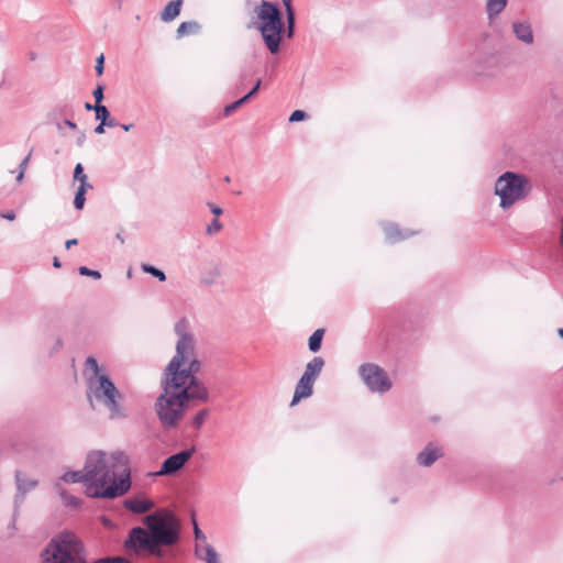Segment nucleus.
<instances>
[{
	"label": "nucleus",
	"instance_id": "nucleus-57",
	"mask_svg": "<svg viewBox=\"0 0 563 563\" xmlns=\"http://www.w3.org/2000/svg\"><path fill=\"white\" fill-rule=\"evenodd\" d=\"M562 481H563V475H562Z\"/></svg>",
	"mask_w": 563,
	"mask_h": 563
},
{
	"label": "nucleus",
	"instance_id": "nucleus-36",
	"mask_svg": "<svg viewBox=\"0 0 563 563\" xmlns=\"http://www.w3.org/2000/svg\"><path fill=\"white\" fill-rule=\"evenodd\" d=\"M261 85H262V80L258 78L255 81L253 88L246 93L249 99H251L252 97H254L258 92V90L261 88Z\"/></svg>",
	"mask_w": 563,
	"mask_h": 563
},
{
	"label": "nucleus",
	"instance_id": "nucleus-31",
	"mask_svg": "<svg viewBox=\"0 0 563 563\" xmlns=\"http://www.w3.org/2000/svg\"><path fill=\"white\" fill-rule=\"evenodd\" d=\"M104 86L102 84L97 85V87L92 91V96L96 100L95 104H102V100L104 99Z\"/></svg>",
	"mask_w": 563,
	"mask_h": 563
},
{
	"label": "nucleus",
	"instance_id": "nucleus-30",
	"mask_svg": "<svg viewBox=\"0 0 563 563\" xmlns=\"http://www.w3.org/2000/svg\"><path fill=\"white\" fill-rule=\"evenodd\" d=\"M31 155H32V152H30L23 159L22 162L20 163L19 165V174L16 176V181H21L24 177V173L26 170V167H27V164L30 162V158H31Z\"/></svg>",
	"mask_w": 563,
	"mask_h": 563
},
{
	"label": "nucleus",
	"instance_id": "nucleus-1",
	"mask_svg": "<svg viewBox=\"0 0 563 563\" xmlns=\"http://www.w3.org/2000/svg\"><path fill=\"white\" fill-rule=\"evenodd\" d=\"M174 331L178 336L176 352L164 368L161 377L162 393L154 406L164 430H174L178 427L190 400H209L208 388L197 377L201 362L196 356V340L188 332L186 320H179Z\"/></svg>",
	"mask_w": 563,
	"mask_h": 563
},
{
	"label": "nucleus",
	"instance_id": "nucleus-41",
	"mask_svg": "<svg viewBox=\"0 0 563 563\" xmlns=\"http://www.w3.org/2000/svg\"><path fill=\"white\" fill-rule=\"evenodd\" d=\"M85 141H86V134H85V132H80L76 140L77 146L81 147L84 145Z\"/></svg>",
	"mask_w": 563,
	"mask_h": 563
},
{
	"label": "nucleus",
	"instance_id": "nucleus-18",
	"mask_svg": "<svg viewBox=\"0 0 563 563\" xmlns=\"http://www.w3.org/2000/svg\"><path fill=\"white\" fill-rule=\"evenodd\" d=\"M183 0L170 1L162 11L161 19L165 22L173 21L180 13Z\"/></svg>",
	"mask_w": 563,
	"mask_h": 563
},
{
	"label": "nucleus",
	"instance_id": "nucleus-48",
	"mask_svg": "<svg viewBox=\"0 0 563 563\" xmlns=\"http://www.w3.org/2000/svg\"><path fill=\"white\" fill-rule=\"evenodd\" d=\"M53 266H54L55 268H60V267H62V263H60V261L58 260V257H54V260H53Z\"/></svg>",
	"mask_w": 563,
	"mask_h": 563
},
{
	"label": "nucleus",
	"instance_id": "nucleus-37",
	"mask_svg": "<svg viewBox=\"0 0 563 563\" xmlns=\"http://www.w3.org/2000/svg\"><path fill=\"white\" fill-rule=\"evenodd\" d=\"M0 217L13 221L15 219V212L13 210L0 211Z\"/></svg>",
	"mask_w": 563,
	"mask_h": 563
},
{
	"label": "nucleus",
	"instance_id": "nucleus-44",
	"mask_svg": "<svg viewBox=\"0 0 563 563\" xmlns=\"http://www.w3.org/2000/svg\"><path fill=\"white\" fill-rule=\"evenodd\" d=\"M64 124L66 126L70 128V129H76L77 128V124L74 121L69 120V119H65L64 120Z\"/></svg>",
	"mask_w": 563,
	"mask_h": 563
},
{
	"label": "nucleus",
	"instance_id": "nucleus-52",
	"mask_svg": "<svg viewBox=\"0 0 563 563\" xmlns=\"http://www.w3.org/2000/svg\"><path fill=\"white\" fill-rule=\"evenodd\" d=\"M558 334L563 339V328L558 329Z\"/></svg>",
	"mask_w": 563,
	"mask_h": 563
},
{
	"label": "nucleus",
	"instance_id": "nucleus-33",
	"mask_svg": "<svg viewBox=\"0 0 563 563\" xmlns=\"http://www.w3.org/2000/svg\"><path fill=\"white\" fill-rule=\"evenodd\" d=\"M308 118V114L303 110H295L290 117L289 122H300Z\"/></svg>",
	"mask_w": 563,
	"mask_h": 563
},
{
	"label": "nucleus",
	"instance_id": "nucleus-8",
	"mask_svg": "<svg viewBox=\"0 0 563 563\" xmlns=\"http://www.w3.org/2000/svg\"><path fill=\"white\" fill-rule=\"evenodd\" d=\"M324 366V360L321 356H314L307 363L305 372L296 384L290 406L296 405L303 398H308L313 393V384Z\"/></svg>",
	"mask_w": 563,
	"mask_h": 563
},
{
	"label": "nucleus",
	"instance_id": "nucleus-53",
	"mask_svg": "<svg viewBox=\"0 0 563 563\" xmlns=\"http://www.w3.org/2000/svg\"><path fill=\"white\" fill-rule=\"evenodd\" d=\"M124 0H118V8L121 9L122 8V3H123Z\"/></svg>",
	"mask_w": 563,
	"mask_h": 563
},
{
	"label": "nucleus",
	"instance_id": "nucleus-5",
	"mask_svg": "<svg viewBox=\"0 0 563 563\" xmlns=\"http://www.w3.org/2000/svg\"><path fill=\"white\" fill-rule=\"evenodd\" d=\"M87 399L92 408L93 401L103 405L112 419L126 417L121 405L123 395L108 374L87 378Z\"/></svg>",
	"mask_w": 563,
	"mask_h": 563
},
{
	"label": "nucleus",
	"instance_id": "nucleus-3",
	"mask_svg": "<svg viewBox=\"0 0 563 563\" xmlns=\"http://www.w3.org/2000/svg\"><path fill=\"white\" fill-rule=\"evenodd\" d=\"M145 528L134 527L124 541V547L136 553L144 552L150 556L163 558L164 547L178 543L181 525L177 516L167 509L157 510L144 518Z\"/></svg>",
	"mask_w": 563,
	"mask_h": 563
},
{
	"label": "nucleus",
	"instance_id": "nucleus-12",
	"mask_svg": "<svg viewBox=\"0 0 563 563\" xmlns=\"http://www.w3.org/2000/svg\"><path fill=\"white\" fill-rule=\"evenodd\" d=\"M15 482L18 493L15 495V504L22 503L24 500L25 495L35 488L38 484L36 479L27 478L26 475L20 471L15 473Z\"/></svg>",
	"mask_w": 563,
	"mask_h": 563
},
{
	"label": "nucleus",
	"instance_id": "nucleus-54",
	"mask_svg": "<svg viewBox=\"0 0 563 563\" xmlns=\"http://www.w3.org/2000/svg\"><path fill=\"white\" fill-rule=\"evenodd\" d=\"M224 181H225V183H230V181H231L230 176H225V177H224Z\"/></svg>",
	"mask_w": 563,
	"mask_h": 563
},
{
	"label": "nucleus",
	"instance_id": "nucleus-49",
	"mask_svg": "<svg viewBox=\"0 0 563 563\" xmlns=\"http://www.w3.org/2000/svg\"><path fill=\"white\" fill-rule=\"evenodd\" d=\"M560 244L563 246V218L561 219Z\"/></svg>",
	"mask_w": 563,
	"mask_h": 563
},
{
	"label": "nucleus",
	"instance_id": "nucleus-11",
	"mask_svg": "<svg viewBox=\"0 0 563 563\" xmlns=\"http://www.w3.org/2000/svg\"><path fill=\"white\" fill-rule=\"evenodd\" d=\"M74 179L79 181V186L75 192L74 207L76 210H81L86 202L85 195L88 189H92V185L88 183V177L80 163L76 164L74 168Z\"/></svg>",
	"mask_w": 563,
	"mask_h": 563
},
{
	"label": "nucleus",
	"instance_id": "nucleus-39",
	"mask_svg": "<svg viewBox=\"0 0 563 563\" xmlns=\"http://www.w3.org/2000/svg\"><path fill=\"white\" fill-rule=\"evenodd\" d=\"M103 124H106L107 128H114V126L120 125L119 122L115 119L111 118V115H109V119L106 120L103 122Z\"/></svg>",
	"mask_w": 563,
	"mask_h": 563
},
{
	"label": "nucleus",
	"instance_id": "nucleus-40",
	"mask_svg": "<svg viewBox=\"0 0 563 563\" xmlns=\"http://www.w3.org/2000/svg\"><path fill=\"white\" fill-rule=\"evenodd\" d=\"M283 3L285 7L286 15H288V12L295 13L294 8L291 5V0H283Z\"/></svg>",
	"mask_w": 563,
	"mask_h": 563
},
{
	"label": "nucleus",
	"instance_id": "nucleus-24",
	"mask_svg": "<svg viewBox=\"0 0 563 563\" xmlns=\"http://www.w3.org/2000/svg\"><path fill=\"white\" fill-rule=\"evenodd\" d=\"M250 99L247 98L246 95H244L243 97H241L240 99H238L236 101L230 103V104H227L223 109V113L225 117H229L231 115L235 110H238L240 107H242L243 104H245Z\"/></svg>",
	"mask_w": 563,
	"mask_h": 563
},
{
	"label": "nucleus",
	"instance_id": "nucleus-35",
	"mask_svg": "<svg viewBox=\"0 0 563 563\" xmlns=\"http://www.w3.org/2000/svg\"><path fill=\"white\" fill-rule=\"evenodd\" d=\"M222 229L221 222L214 218L210 224L207 227V234H213Z\"/></svg>",
	"mask_w": 563,
	"mask_h": 563
},
{
	"label": "nucleus",
	"instance_id": "nucleus-16",
	"mask_svg": "<svg viewBox=\"0 0 563 563\" xmlns=\"http://www.w3.org/2000/svg\"><path fill=\"white\" fill-rule=\"evenodd\" d=\"M512 32L518 41L528 45L533 43V32L529 22H514Z\"/></svg>",
	"mask_w": 563,
	"mask_h": 563
},
{
	"label": "nucleus",
	"instance_id": "nucleus-38",
	"mask_svg": "<svg viewBox=\"0 0 563 563\" xmlns=\"http://www.w3.org/2000/svg\"><path fill=\"white\" fill-rule=\"evenodd\" d=\"M208 206H209V208H210V211H211L216 217H219V216H221V214H222L223 210H222L220 207H218V206H216V205H213V203H211V202H209V203H208Z\"/></svg>",
	"mask_w": 563,
	"mask_h": 563
},
{
	"label": "nucleus",
	"instance_id": "nucleus-29",
	"mask_svg": "<svg viewBox=\"0 0 563 563\" xmlns=\"http://www.w3.org/2000/svg\"><path fill=\"white\" fill-rule=\"evenodd\" d=\"M192 525H194V536H195L196 543H206L207 537L199 528L195 518H192Z\"/></svg>",
	"mask_w": 563,
	"mask_h": 563
},
{
	"label": "nucleus",
	"instance_id": "nucleus-7",
	"mask_svg": "<svg viewBox=\"0 0 563 563\" xmlns=\"http://www.w3.org/2000/svg\"><path fill=\"white\" fill-rule=\"evenodd\" d=\"M529 179L519 173L505 172L496 183L494 192L500 198V208L508 209L515 202L526 199L531 191Z\"/></svg>",
	"mask_w": 563,
	"mask_h": 563
},
{
	"label": "nucleus",
	"instance_id": "nucleus-47",
	"mask_svg": "<svg viewBox=\"0 0 563 563\" xmlns=\"http://www.w3.org/2000/svg\"><path fill=\"white\" fill-rule=\"evenodd\" d=\"M120 126L124 130V131H130L132 128H133V123H129V124H125V123H122L120 124Z\"/></svg>",
	"mask_w": 563,
	"mask_h": 563
},
{
	"label": "nucleus",
	"instance_id": "nucleus-27",
	"mask_svg": "<svg viewBox=\"0 0 563 563\" xmlns=\"http://www.w3.org/2000/svg\"><path fill=\"white\" fill-rule=\"evenodd\" d=\"M86 367L88 369L92 371V375L91 376H98V375L106 374L104 372H101V368H100L97 360L93 356H88L87 357V360H86Z\"/></svg>",
	"mask_w": 563,
	"mask_h": 563
},
{
	"label": "nucleus",
	"instance_id": "nucleus-6",
	"mask_svg": "<svg viewBox=\"0 0 563 563\" xmlns=\"http://www.w3.org/2000/svg\"><path fill=\"white\" fill-rule=\"evenodd\" d=\"M256 13L257 19L262 21L256 27L267 49L272 54H277L280 49L282 34L285 31V22L278 4L263 0Z\"/></svg>",
	"mask_w": 563,
	"mask_h": 563
},
{
	"label": "nucleus",
	"instance_id": "nucleus-15",
	"mask_svg": "<svg viewBox=\"0 0 563 563\" xmlns=\"http://www.w3.org/2000/svg\"><path fill=\"white\" fill-rule=\"evenodd\" d=\"M441 456H442L441 449L435 448L431 443H429L417 455V462H418L419 465L428 467V466H431Z\"/></svg>",
	"mask_w": 563,
	"mask_h": 563
},
{
	"label": "nucleus",
	"instance_id": "nucleus-22",
	"mask_svg": "<svg viewBox=\"0 0 563 563\" xmlns=\"http://www.w3.org/2000/svg\"><path fill=\"white\" fill-rule=\"evenodd\" d=\"M324 335V329H317L308 340V347L312 353L318 352L321 349L322 339Z\"/></svg>",
	"mask_w": 563,
	"mask_h": 563
},
{
	"label": "nucleus",
	"instance_id": "nucleus-26",
	"mask_svg": "<svg viewBox=\"0 0 563 563\" xmlns=\"http://www.w3.org/2000/svg\"><path fill=\"white\" fill-rule=\"evenodd\" d=\"M93 111L96 113V120L104 122L109 119L110 111L104 104H93Z\"/></svg>",
	"mask_w": 563,
	"mask_h": 563
},
{
	"label": "nucleus",
	"instance_id": "nucleus-50",
	"mask_svg": "<svg viewBox=\"0 0 563 563\" xmlns=\"http://www.w3.org/2000/svg\"><path fill=\"white\" fill-rule=\"evenodd\" d=\"M85 109H86L87 111H93V104H91V103H89V102H86V103H85Z\"/></svg>",
	"mask_w": 563,
	"mask_h": 563
},
{
	"label": "nucleus",
	"instance_id": "nucleus-19",
	"mask_svg": "<svg viewBox=\"0 0 563 563\" xmlns=\"http://www.w3.org/2000/svg\"><path fill=\"white\" fill-rule=\"evenodd\" d=\"M62 479L65 483H82L85 485V488L87 489V474L85 466L84 470L81 471L65 472L62 476Z\"/></svg>",
	"mask_w": 563,
	"mask_h": 563
},
{
	"label": "nucleus",
	"instance_id": "nucleus-20",
	"mask_svg": "<svg viewBox=\"0 0 563 563\" xmlns=\"http://www.w3.org/2000/svg\"><path fill=\"white\" fill-rule=\"evenodd\" d=\"M508 0H487L486 12L489 20L495 19L506 8Z\"/></svg>",
	"mask_w": 563,
	"mask_h": 563
},
{
	"label": "nucleus",
	"instance_id": "nucleus-32",
	"mask_svg": "<svg viewBox=\"0 0 563 563\" xmlns=\"http://www.w3.org/2000/svg\"><path fill=\"white\" fill-rule=\"evenodd\" d=\"M286 20H287V31H286L287 36L291 37L295 32V23H296L295 13L288 12V15H286Z\"/></svg>",
	"mask_w": 563,
	"mask_h": 563
},
{
	"label": "nucleus",
	"instance_id": "nucleus-43",
	"mask_svg": "<svg viewBox=\"0 0 563 563\" xmlns=\"http://www.w3.org/2000/svg\"><path fill=\"white\" fill-rule=\"evenodd\" d=\"M104 128H106V124H103V122H100V123L95 128V133H97V134H103V133H104Z\"/></svg>",
	"mask_w": 563,
	"mask_h": 563
},
{
	"label": "nucleus",
	"instance_id": "nucleus-28",
	"mask_svg": "<svg viewBox=\"0 0 563 563\" xmlns=\"http://www.w3.org/2000/svg\"><path fill=\"white\" fill-rule=\"evenodd\" d=\"M78 273L81 276H88V277H91L93 279H100L101 278V273L99 271H95V269L88 268L87 266H80L78 268Z\"/></svg>",
	"mask_w": 563,
	"mask_h": 563
},
{
	"label": "nucleus",
	"instance_id": "nucleus-10",
	"mask_svg": "<svg viewBox=\"0 0 563 563\" xmlns=\"http://www.w3.org/2000/svg\"><path fill=\"white\" fill-rule=\"evenodd\" d=\"M196 453V446L179 451L165 459L161 468L154 473L155 476H169L179 472Z\"/></svg>",
	"mask_w": 563,
	"mask_h": 563
},
{
	"label": "nucleus",
	"instance_id": "nucleus-4",
	"mask_svg": "<svg viewBox=\"0 0 563 563\" xmlns=\"http://www.w3.org/2000/svg\"><path fill=\"white\" fill-rule=\"evenodd\" d=\"M43 563H87L82 541L71 531L57 533L44 550Z\"/></svg>",
	"mask_w": 563,
	"mask_h": 563
},
{
	"label": "nucleus",
	"instance_id": "nucleus-34",
	"mask_svg": "<svg viewBox=\"0 0 563 563\" xmlns=\"http://www.w3.org/2000/svg\"><path fill=\"white\" fill-rule=\"evenodd\" d=\"M95 70H96L97 76L103 75V71H104V55L103 54H101L100 56L97 57Z\"/></svg>",
	"mask_w": 563,
	"mask_h": 563
},
{
	"label": "nucleus",
	"instance_id": "nucleus-42",
	"mask_svg": "<svg viewBox=\"0 0 563 563\" xmlns=\"http://www.w3.org/2000/svg\"><path fill=\"white\" fill-rule=\"evenodd\" d=\"M78 244V240L77 239H69L65 242V247L67 250H69L71 246H75Z\"/></svg>",
	"mask_w": 563,
	"mask_h": 563
},
{
	"label": "nucleus",
	"instance_id": "nucleus-21",
	"mask_svg": "<svg viewBox=\"0 0 563 563\" xmlns=\"http://www.w3.org/2000/svg\"><path fill=\"white\" fill-rule=\"evenodd\" d=\"M199 30H200V25L198 22L186 21V22L180 23V25L178 26V29L176 31V36L178 38H180V37H184L187 35L197 34L199 32Z\"/></svg>",
	"mask_w": 563,
	"mask_h": 563
},
{
	"label": "nucleus",
	"instance_id": "nucleus-46",
	"mask_svg": "<svg viewBox=\"0 0 563 563\" xmlns=\"http://www.w3.org/2000/svg\"><path fill=\"white\" fill-rule=\"evenodd\" d=\"M63 346V341L60 339H57L54 345V351L57 352Z\"/></svg>",
	"mask_w": 563,
	"mask_h": 563
},
{
	"label": "nucleus",
	"instance_id": "nucleus-56",
	"mask_svg": "<svg viewBox=\"0 0 563 563\" xmlns=\"http://www.w3.org/2000/svg\"><path fill=\"white\" fill-rule=\"evenodd\" d=\"M214 275H216V276H219V275H220V272H219V269H218V268L216 269V274H214Z\"/></svg>",
	"mask_w": 563,
	"mask_h": 563
},
{
	"label": "nucleus",
	"instance_id": "nucleus-14",
	"mask_svg": "<svg viewBox=\"0 0 563 563\" xmlns=\"http://www.w3.org/2000/svg\"><path fill=\"white\" fill-rule=\"evenodd\" d=\"M384 232L386 235V240L389 243H396L402 240H406L412 235H415L417 232L410 231V230H401L399 227L395 223H387L384 225Z\"/></svg>",
	"mask_w": 563,
	"mask_h": 563
},
{
	"label": "nucleus",
	"instance_id": "nucleus-9",
	"mask_svg": "<svg viewBox=\"0 0 563 563\" xmlns=\"http://www.w3.org/2000/svg\"><path fill=\"white\" fill-rule=\"evenodd\" d=\"M358 373L364 384L373 393L384 394L393 386L387 373L376 364H362Z\"/></svg>",
	"mask_w": 563,
	"mask_h": 563
},
{
	"label": "nucleus",
	"instance_id": "nucleus-23",
	"mask_svg": "<svg viewBox=\"0 0 563 563\" xmlns=\"http://www.w3.org/2000/svg\"><path fill=\"white\" fill-rule=\"evenodd\" d=\"M141 268L144 273L152 275L153 277L157 278L159 282L166 280V274L162 269H159L151 264H142Z\"/></svg>",
	"mask_w": 563,
	"mask_h": 563
},
{
	"label": "nucleus",
	"instance_id": "nucleus-45",
	"mask_svg": "<svg viewBox=\"0 0 563 563\" xmlns=\"http://www.w3.org/2000/svg\"><path fill=\"white\" fill-rule=\"evenodd\" d=\"M246 74L245 73H242L241 76H240V85L236 86V89H241L242 87H244V80L246 79Z\"/></svg>",
	"mask_w": 563,
	"mask_h": 563
},
{
	"label": "nucleus",
	"instance_id": "nucleus-55",
	"mask_svg": "<svg viewBox=\"0 0 563 563\" xmlns=\"http://www.w3.org/2000/svg\"><path fill=\"white\" fill-rule=\"evenodd\" d=\"M117 239H118V240H120V241H121V243H123V242H124L123 238H122L120 234H118V235H117Z\"/></svg>",
	"mask_w": 563,
	"mask_h": 563
},
{
	"label": "nucleus",
	"instance_id": "nucleus-13",
	"mask_svg": "<svg viewBox=\"0 0 563 563\" xmlns=\"http://www.w3.org/2000/svg\"><path fill=\"white\" fill-rule=\"evenodd\" d=\"M195 556L197 560L203 561L206 563H221L216 549L207 542L195 544Z\"/></svg>",
	"mask_w": 563,
	"mask_h": 563
},
{
	"label": "nucleus",
	"instance_id": "nucleus-17",
	"mask_svg": "<svg viewBox=\"0 0 563 563\" xmlns=\"http://www.w3.org/2000/svg\"><path fill=\"white\" fill-rule=\"evenodd\" d=\"M154 504L152 500L146 498H128L124 500V507L133 514H145L153 508Z\"/></svg>",
	"mask_w": 563,
	"mask_h": 563
},
{
	"label": "nucleus",
	"instance_id": "nucleus-51",
	"mask_svg": "<svg viewBox=\"0 0 563 563\" xmlns=\"http://www.w3.org/2000/svg\"><path fill=\"white\" fill-rule=\"evenodd\" d=\"M68 504L76 506L78 504V501L75 497H71V499L68 501Z\"/></svg>",
	"mask_w": 563,
	"mask_h": 563
},
{
	"label": "nucleus",
	"instance_id": "nucleus-2",
	"mask_svg": "<svg viewBox=\"0 0 563 563\" xmlns=\"http://www.w3.org/2000/svg\"><path fill=\"white\" fill-rule=\"evenodd\" d=\"M85 467L88 497L114 499L131 488L129 457L122 451H114L110 455L103 451L89 452Z\"/></svg>",
	"mask_w": 563,
	"mask_h": 563
},
{
	"label": "nucleus",
	"instance_id": "nucleus-25",
	"mask_svg": "<svg viewBox=\"0 0 563 563\" xmlns=\"http://www.w3.org/2000/svg\"><path fill=\"white\" fill-rule=\"evenodd\" d=\"M209 415V410L208 409H201L199 410L192 418L191 420V426L195 428V429H200L202 427V424L205 423L207 417Z\"/></svg>",
	"mask_w": 563,
	"mask_h": 563
}]
</instances>
